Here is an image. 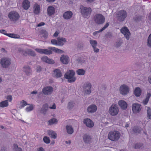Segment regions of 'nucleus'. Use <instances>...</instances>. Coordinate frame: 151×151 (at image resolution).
Here are the masks:
<instances>
[{
    "mask_svg": "<svg viewBox=\"0 0 151 151\" xmlns=\"http://www.w3.org/2000/svg\"><path fill=\"white\" fill-rule=\"evenodd\" d=\"M55 0H46L48 2H54Z\"/></svg>",
    "mask_w": 151,
    "mask_h": 151,
    "instance_id": "nucleus-63",
    "label": "nucleus"
},
{
    "mask_svg": "<svg viewBox=\"0 0 151 151\" xmlns=\"http://www.w3.org/2000/svg\"><path fill=\"white\" fill-rule=\"evenodd\" d=\"M130 91V88L127 85L123 84L121 85L119 87V93L122 96H126L127 95Z\"/></svg>",
    "mask_w": 151,
    "mask_h": 151,
    "instance_id": "nucleus-3",
    "label": "nucleus"
},
{
    "mask_svg": "<svg viewBox=\"0 0 151 151\" xmlns=\"http://www.w3.org/2000/svg\"><path fill=\"white\" fill-rule=\"evenodd\" d=\"M94 20L95 23L98 24H102L105 22V18L101 14H96L94 17Z\"/></svg>",
    "mask_w": 151,
    "mask_h": 151,
    "instance_id": "nucleus-8",
    "label": "nucleus"
},
{
    "mask_svg": "<svg viewBox=\"0 0 151 151\" xmlns=\"http://www.w3.org/2000/svg\"><path fill=\"white\" fill-rule=\"evenodd\" d=\"M58 122V120L57 119L55 118H53L49 120L47 123L49 125H51L56 124Z\"/></svg>",
    "mask_w": 151,
    "mask_h": 151,
    "instance_id": "nucleus-32",
    "label": "nucleus"
},
{
    "mask_svg": "<svg viewBox=\"0 0 151 151\" xmlns=\"http://www.w3.org/2000/svg\"><path fill=\"white\" fill-rule=\"evenodd\" d=\"M109 25V23H106L104 25V27L101 29L99 30V32H101L102 31L106 29Z\"/></svg>",
    "mask_w": 151,
    "mask_h": 151,
    "instance_id": "nucleus-50",
    "label": "nucleus"
},
{
    "mask_svg": "<svg viewBox=\"0 0 151 151\" xmlns=\"http://www.w3.org/2000/svg\"><path fill=\"white\" fill-rule=\"evenodd\" d=\"M99 32V31H96V32H94L93 33V34L94 35H96V34L98 33H99V32Z\"/></svg>",
    "mask_w": 151,
    "mask_h": 151,
    "instance_id": "nucleus-64",
    "label": "nucleus"
},
{
    "mask_svg": "<svg viewBox=\"0 0 151 151\" xmlns=\"http://www.w3.org/2000/svg\"><path fill=\"white\" fill-rule=\"evenodd\" d=\"M6 35L11 38H18L17 37H16L17 35H16L13 34H6Z\"/></svg>",
    "mask_w": 151,
    "mask_h": 151,
    "instance_id": "nucleus-51",
    "label": "nucleus"
},
{
    "mask_svg": "<svg viewBox=\"0 0 151 151\" xmlns=\"http://www.w3.org/2000/svg\"><path fill=\"white\" fill-rule=\"evenodd\" d=\"M18 51L21 54L25 55L27 54L32 56H34L36 55V53L34 52L29 49L25 51L23 50L22 48H20L18 49Z\"/></svg>",
    "mask_w": 151,
    "mask_h": 151,
    "instance_id": "nucleus-11",
    "label": "nucleus"
},
{
    "mask_svg": "<svg viewBox=\"0 0 151 151\" xmlns=\"http://www.w3.org/2000/svg\"><path fill=\"white\" fill-rule=\"evenodd\" d=\"M81 13L84 18H87L89 16L91 11V9L90 8H87L81 6L80 7Z\"/></svg>",
    "mask_w": 151,
    "mask_h": 151,
    "instance_id": "nucleus-6",
    "label": "nucleus"
},
{
    "mask_svg": "<svg viewBox=\"0 0 151 151\" xmlns=\"http://www.w3.org/2000/svg\"><path fill=\"white\" fill-rule=\"evenodd\" d=\"M45 23L44 22H41L40 23H39L37 26V27H41L42 26H44L45 25Z\"/></svg>",
    "mask_w": 151,
    "mask_h": 151,
    "instance_id": "nucleus-57",
    "label": "nucleus"
},
{
    "mask_svg": "<svg viewBox=\"0 0 151 151\" xmlns=\"http://www.w3.org/2000/svg\"><path fill=\"white\" fill-rule=\"evenodd\" d=\"M43 141L44 142L47 144H48L50 143V140L49 139V138L45 136L43 138Z\"/></svg>",
    "mask_w": 151,
    "mask_h": 151,
    "instance_id": "nucleus-45",
    "label": "nucleus"
},
{
    "mask_svg": "<svg viewBox=\"0 0 151 151\" xmlns=\"http://www.w3.org/2000/svg\"><path fill=\"white\" fill-rule=\"evenodd\" d=\"M127 16V14L126 12L123 10L120 11L118 14V19L121 21L124 20Z\"/></svg>",
    "mask_w": 151,
    "mask_h": 151,
    "instance_id": "nucleus-15",
    "label": "nucleus"
},
{
    "mask_svg": "<svg viewBox=\"0 0 151 151\" xmlns=\"http://www.w3.org/2000/svg\"><path fill=\"white\" fill-rule=\"evenodd\" d=\"M119 112V107L116 104H113L109 108L108 112L112 116L117 115Z\"/></svg>",
    "mask_w": 151,
    "mask_h": 151,
    "instance_id": "nucleus-2",
    "label": "nucleus"
},
{
    "mask_svg": "<svg viewBox=\"0 0 151 151\" xmlns=\"http://www.w3.org/2000/svg\"><path fill=\"white\" fill-rule=\"evenodd\" d=\"M132 111L134 114L139 113L142 109L141 105L138 103L133 104L132 105Z\"/></svg>",
    "mask_w": 151,
    "mask_h": 151,
    "instance_id": "nucleus-9",
    "label": "nucleus"
},
{
    "mask_svg": "<svg viewBox=\"0 0 151 151\" xmlns=\"http://www.w3.org/2000/svg\"><path fill=\"white\" fill-rule=\"evenodd\" d=\"M51 43L52 44L58 46V40L54 39H52L51 40Z\"/></svg>",
    "mask_w": 151,
    "mask_h": 151,
    "instance_id": "nucleus-48",
    "label": "nucleus"
},
{
    "mask_svg": "<svg viewBox=\"0 0 151 151\" xmlns=\"http://www.w3.org/2000/svg\"><path fill=\"white\" fill-rule=\"evenodd\" d=\"M27 105V103L26 101L22 100L20 102L19 104V106L20 109H22Z\"/></svg>",
    "mask_w": 151,
    "mask_h": 151,
    "instance_id": "nucleus-36",
    "label": "nucleus"
},
{
    "mask_svg": "<svg viewBox=\"0 0 151 151\" xmlns=\"http://www.w3.org/2000/svg\"><path fill=\"white\" fill-rule=\"evenodd\" d=\"M53 91V88L50 86L45 87L42 89L43 93L45 95H49L51 94Z\"/></svg>",
    "mask_w": 151,
    "mask_h": 151,
    "instance_id": "nucleus-14",
    "label": "nucleus"
},
{
    "mask_svg": "<svg viewBox=\"0 0 151 151\" xmlns=\"http://www.w3.org/2000/svg\"><path fill=\"white\" fill-rule=\"evenodd\" d=\"M60 61L63 64L67 65L70 61L68 56L66 55L63 54L60 57Z\"/></svg>",
    "mask_w": 151,
    "mask_h": 151,
    "instance_id": "nucleus-12",
    "label": "nucleus"
},
{
    "mask_svg": "<svg viewBox=\"0 0 151 151\" xmlns=\"http://www.w3.org/2000/svg\"><path fill=\"white\" fill-rule=\"evenodd\" d=\"M97 108V107L95 105L92 104L88 107L87 111L88 113H93L96 111Z\"/></svg>",
    "mask_w": 151,
    "mask_h": 151,
    "instance_id": "nucleus-20",
    "label": "nucleus"
},
{
    "mask_svg": "<svg viewBox=\"0 0 151 151\" xmlns=\"http://www.w3.org/2000/svg\"><path fill=\"white\" fill-rule=\"evenodd\" d=\"M133 131L134 133H139L141 131V129L138 127L135 126L133 127Z\"/></svg>",
    "mask_w": 151,
    "mask_h": 151,
    "instance_id": "nucleus-42",
    "label": "nucleus"
},
{
    "mask_svg": "<svg viewBox=\"0 0 151 151\" xmlns=\"http://www.w3.org/2000/svg\"><path fill=\"white\" fill-rule=\"evenodd\" d=\"M147 111V117L149 119H151V108L149 107H146Z\"/></svg>",
    "mask_w": 151,
    "mask_h": 151,
    "instance_id": "nucleus-40",
    "label": "nucleus"
},
{
    "mask_svg": "<svg viewBox=\"0 0 151 151\" xmlns=\"http://www.w3.org/2000/svg\"><path fill=\"white\" fill-rule=\"evenodd\" d=\"M49 50H51L52 52L53 51V52L58 53H63L64 51L63 50L58 49L54 47H48Z\"/></svg>",
    "mask_w": 151,
    "mask_h": 151,
    "instance_id": "nucleus-25",
    "label": "nucleus"
},
{
    "mask_svg": "<svg viewBox=\"0 0 151 151\" xmlns=\"http://www.w3.org/2000/svg\"><path fill=\"white\" fill-rule=\"evenodd\" d=\"M42 36L45 38H47L48 36V33L45 30H42L41 32Z\"/></svg>",
    "mask_w": 151,
    "mask_h": 151,
    "instance_id": "nucleus-49",
    "label": "nucleus"
},
{
    "mask_svg": "<svg viewBox=\"0 0 151 151\" xmlns=\"http://www.w3.org/2000/svg\"><path fill=\"white\" fill-rule=\"evenodd\" d=\"M33 9L34 13L36 14H40L41 11L40 6L37 3H35L34 4Z\"/></svg>",
    "mask_w": 151,
    "mask_h": 151,
    "instance_id": "nucleus-21",
    "label": "nucleus"
},
{
    "mask_svg": "<svg viewBox=\"0 0 151 151\" xmlns=\"http://www.w3.org/2000/svg\"><path fill=\"white\" fill-rule=\"evenodd\" d=\"M41 70V68L39 66H37L36 68V70L37 72H39Z\"/></svg>",
    "mask_w": 151,
    "mask_h": 151,
    "instance_id": "nucleus-56",
    "label": "nucleus"
},
{
    "mask_svg": "<svg viewBox=\"0 0 151 151\" xmlns=\"http://www.w3.org/2000/svg\"><path fill=\"white\" fill-rule=\"evenodd\" d=\"M53 76L56 78L60 77L62 76L61 71L58 69H55L53 71Z\"/></svg>",
    "mask_w": 151,
    "mask_h": 151,
    "instance_id": "nucleus-28",
    "label": "nucleus"
},
{
    "mask_svg": "<svg viewBox=\"0 0 151 151\" xmlns=\"http://www.w3.org/2000/svg\"><path fill=\"white\" fill-rule=\"evenodd\" d=\"M95 1V0H86V1L88 3H91Z\"/></svg>",
    "mask_w": 151,
    "mask_h": 151,
    "instance_id": "nucleus-58",
    "label": "nucleus"
},
{
    "mask_svg": "<svg viewBox=\"0 0 151 151\" xmlns=\"http://www.w3.org/2000/svg\"><path fill=\"white\" fill-rule=\"evenodd\" d=\"M120 134L118 131H114L110 132L108 134V138L112 141L118 140L119 138Z\"/></svg>",
    "mask_w": 151,
    "mask_h": 151,
    "instance_id": "nucleus-5",
    "label": "nucleus"
},
{
    "mask_svg": "<svg viewBox=\"0 0 151 151\" xmlns=\"http://www.w3.org/2000/svg\"><path fill=\"white\" fill-rule=\"evenodd\" d=\"M148 19L151 21V13L149 14L147 17Z\"/></svg>",
    "mask_w": 151,
    "mask_h": 151,
    "instance_id": "nucleus-62",
    "label": "nucleus"
},
{
    "mask_svg": "<svg viewBox=\"0 0 151 151\" xmlns=\"http://www.w3.org/2000/svg\"><path fill=\"white\" fill-rule=\"evenodd\" d=\"M75 73L73 70H69L68 71L65 73V78L67 79L69 82L70 83L74 82L76 80L75 76Z\"/></svg>",
    "mask_w": 151,
    "mask_h": 151,
    "instance_id": "nucleus-1",
    "label": "nucleus"
},
{
    "mask_svg": "<svg viewBox=\"0 0 151 151\" xmlns=\"http://www.w3.org/2000/svg\"><path fill=\"white\" fill-rule=\"evenodd\" d=\"M142 91L140 88L139 87L135 88L133 91V93L136 97L140 96L142 94Z\"/></svg>",
    "mask_w": 151,
    "mask_h": 151,
    "instance_id": "nucleus-23",
    "label": "nucleus"
},
{
    "mask_svg": "<svg viewBox=\"0 0 151 151\" xmlns=\"http://www.w3.org/2000/svg\"><path fill=\"white\" fill-rule=\"evenodd\" d=\"M67 133L70 134H72L73 132V129L72 126L68 125L66 127Z\"/></svg>",
    "mask_w": 151,
    "mask_h": 151,
    "instance_id": "nucleus-31",
    "label": "nucleus"
},
{
    "mask_svg": "<svg viewBox=\"0 0 151 151\" xmlns=\"http://www.w3.org/2000/svg\"><path fill=\"white\" fill-rule=\"evenodd\" d=\"M49 108L51 109H55L56 108V105L55 104H54L52 106H50Z\"/></svg>",
    "mask_w": 151,
    "mask_h": 151,
    "instance_id": "nucleus-54",
    "label": "nucleus"
},
{
    "mask_svg": "<svg viewBox=\"0 0 151 151\" xmlns=\"http://www.w3.org/2000/svg\"><path fill=\"white\" fill-rule=\"evenodd\" d=\"M48 58L46 56H44L41 58V60L43 62L47 63Z\"/></svg>",
    "mask_w": 151,
    "mask_h": 151,
    "instance_id": "nucleus-52",
    "label": "nucleus"
},
{
    "mask_svg": "<svg viewBox=\"0 0 151 151\" xmlns=\"http://www.w3.org/2000/svg\"><path fill=\"white\" fill-rule=\"evenodd\" d=\"M59 34V33L57 31L55 32L53 35L54 37H57L58 36Z\"/></svg>",
    "mask_w": 151,
    "mask_h": 151,
    "instance_id": "nucleus-60",
    "label": "nucleus"
},
{
    "mask_svg": "<svg viewBox=\"0 0 151 151\" xmlns=\"http://www.w3.org/2000/svg\"><path fill=\"white\" fill-rule=\"evenodd\" d=\"M22 7L24 9L27 10L30 6V3L28 0H24L22 3Z\"/></svg>",
    "mask_w": 151,
    "mask_h": 151,
    "instance_id": "nucleus-24",
    "label": "nucleus"
},
{
    "mask_svg": "<svg viewBox=\"0 0 151 151\" xmlns=\"http://www.w3.org/2000/svg\"><path fill=\"white\" fill-rule=\"evenodd\" d=\"M47 63L50 64H53L55 63V61L54 60L52 59L48 58Z\"/></svg>",
    "mask_w": 151,
    "mask_h": 151,
    "instance_id": "nucleus-47",
    "label": "nucleus"
},
{
    "mask_svg": "<svg viewBox=\"0 0 151 151\" xmlns=\"http://www.w3.org/2000/svg\"><path fill=\"white\" fill-rule=\"evenodd\" d=\"M83 123L87 127H92L94 126L93 122L89 119H84Z\"/></svg>",
    "mask_w": 151,
    "mask_h": 151,
    "instance_id": "nucleus-22",
    "label": "nucleus"
},
{
    "mask_svg": "<svg viewBox=\"0 0 151 151\" xmlns=\"http://www.w3.org/2000/svg\"><path fill=\"white\" fill-rule=\"evenodd\" d=\"M73 15V13L70 11H68L65 12L63 14V18L66 19H70Z\"/></svg>",
    "mask_w": 151,
    "mask_h": 151,
    "instance_id": "nucleus-26",
    "label": "nucleus"
},
{
    "mask_svg": "<svg viewBox=\"0 0 151 151\" xmlns=\"http://www.w3.org/2000/svg\"><path fill=\"white\" fill-rule=\"evenodd\" d=\"M37 151H44L42 147H40L37 149Z\"/></svg>",
    "mask_w": 151,
    "mask_h": 151,
    "instance_id": "nucleus-61",
    "label": "nucleus"
},
{
    "mask_svg": "<svg viewBox=\"0 0 151 151\" xmlns=\"http://www.w3.org/2000/svg\"><path fill=\"white\" fill-rule=\"evenodd\" d=\"M118 104L120 108L123 110H125L127 109L128 104L126 101L124 100H119L118 102Z\"/></svg>",
    "mask_w": 151,
    "mask_h": 151,
    "instance_id": "nucleus-17",
    "label": "nucleus"
},
{
    "mask_svg": "<svg viewBox=\"0 0 151 151\" xmlns=\"http://www.w3.org/2000/svg\"><path fill=\"white\" fill-rule=\"evenodd\" d=\"M91 83L87 82L84 83L83 87V92L84 94L89 95L91 92Z\"/></svg>",
    "mask_w": 151,
    "mask_h": 151,
    "instance_id": "nucleus-4",
    "label": "nucleus"
},
{
    "mask_svg": "<svg viewBox=\"0 0 151 151\" xmlns=\"http://www.w3.org/2000/svg\"><path fill=\"white\" fill-rule=\"evenodd\" d=\"M23 71L27 76H30L32 74V70L28 66H24L23 67Z\"/></svg>",
    "mask_w": 151,
    "mask_h": 151,
    "instance_id": "nucleus-27",
    "label": "nucleus"
},
{
    "mask_svg": "<svg viewBox=\"0 0 151 151\" xmlns=\"http://www.w3.org/2000/svg\"><path fill=\"white\" fill-rule=\"evenodd\" d=\"M148 81L149 83L151 84V75L148 76Z\"/></svg>",
    "mask_w": 151,
    "mask_h": 151,
    "instance_id": "nucleus-59",
    "label": "nucleus"
},
{
    "mask_svg": "<svg viewBox=\"0 0 151 151\" xmlns=\"http://www.w3.org/2000/svg\"><path fill=\"white\" fill-rule=\"evenodd\" d=\"M0 33L3 34L4 35H6L7 33H6V31L4 29H1L0 30Z\"/></svg>",
    "mask_w": 151,
    "mask_h": 151,
    "instance_id": "nucleus-55",
    "label": "nucleus"
},
{
    "mask_svg": "<svg viewBox=\"0 0 151 151\" xmlns=\"http://www.w3.org/2000/svg\"><path fill=\"white\" fill-rule=\"evenodd\" d=\"M147 45L148 47H151V34L149 35L148 38Z\"/></svg>",
    "mask_w": 151,
    "mask_h": 151,
    "instance_id": "nucleus-43",
    "label": "nucleus"
},
{
    "mask_svg": "<svg viewBox=\"0 0 151 151\" xmlns=\"http://www.w3.org/2000/svg\"><path fill=\"white\" fill-rule=\"evenodd\" d=\"M78 63L81 65H83L86 63L85 61L84 60L81 59L80 58H78Z\"/></svg>",
    "mask_w": 151,
    "mask_h": 151,
    "instance_id": "nucleus-46",
    "label": "nucleus"
},
{
    "mask_svg": "<svg viewBox=\"0 0 151 151\" xmlns=\"http://www.w3.org/2000/svg\"><path fill=\"white\" fill-rule=\"evenodd\" d=\"M121 32L124 35V36L127 40L129 39L131 34L127 27H124L122 28L121 29Z\"/></svg>",
    "mask_w": 151,
    "mask_h": 151,
    "instance_id": "nucleus-13",
    "label": "nucleus"
},
{
    "mask_svg": "<svg viewBox=\"0 0 151 151\" xmlns=\"http://www.w3.org/2000/svg\"><path fill=\"white\" fill-rule=\"evenodd\" d=\"M25 109V111L27 112H29L32 111L34 109V106L32 104H29Z\"/></svg>",
    "mask_w": 151,
    "mask_h": 151,
    "instance_id": "nucleus-34",
    "label": "nucleus"
},
{
    "mask_svg": "<svg viewBox=\"0 0 151 151\" xmlns=\"http://www.w3.org/2000/svg\"><path fill=\"white\" fill-rule=\"evenodd\" d=\"M151 96V94L150 93H147L146 98L144 99L142 101V103L143 104L145 105H146L147 104Z\"/></svg>",
    "mask_w": 151,
    "mask_h": 151,
    "instance_id": "nucleus-33",
    "label": "nucleus"
},
{
    "mask_svg": "<svg viewBox=\"0 0 151 151\" xmlns=\"http://www.w3.org/2000/svg\"><path fill=\"white\" fill-rule=\"evenodd\" d=\"M47 134L51 136L52 138L55 139L57 136L56 133L52 130H48L47 132Z\"/></svg>",
    "mask_w": 151,
    "mask_h": 151,
    "instance_id": "nucleus-30",
    "label": "nucleus"
},
{
    "mask_svg": "<svg viewBox=\"0 0 151 151\" xmlns=\"http://www.w3.org/2000/svg\"><path fill=\"white\" fill-rule=\"evenodd\" d=\"M12 148L13 150V151H22V149L18 147L17 145L14 144L13 145Z\"/></svg>",
    "mask_w": 151,
    "mask_h": 151,
    "instance_id": "nucleus-37",
    "label": "nucleus"
},
{
    "mask_svg": "<svg viewBox=\"0 0 151 151\" xmlns=\"http://www.w3.org/2000/svg\"><path fill=\"white\" fill-rule=\"evenodd\" d=\"M74 106V103L73 102H70L68 104V108L70 109L73 107Z\"/></svg>",
    "mask_w": 151,
    "mask_h": 151,
    "instance_id": "nucleus-53",
    "label": "nucleus"
},
{
    "mask_svg": "<svg viewBox=\"0 0 151 151\" xmlns=\"http://www.w3.org/2000/svg\"><path fill=\"white\" fill-rule=\"evenodd\" d=\"M58 46H62L66 42V39L63 37H59L57 38Z\"/></svg>",
    "mask_w": 151,
    "mask_h": 151,
    "instance_id": "nucleus-29",
    "label": "nucleus"
},
{
    "mask_svg": "<svg viewBox=\"0 0 151 151\" xmlns=\"http://www.w3.org/2000/svg\"><path fill=\"white\" fill-rule=\"evenodd\" d=\"M76 72L77 75L79 76L84 75L86 73L85 70L82 69H80L77 70Z\"/></svg>",
    "mask_w": 151,
    "mask_h": 151,
    "instance_id": "nucleus-35",
    "label": "nucleus"
},
{
    "mask_svg": "<svg viewBox=\"0 0 151 151\" xmlns=\"http://www.w3.org/2000/svg\"><path fill=\"white\" fill-rule=\"evenodd\" d=\"M35 50L37 52L41 54L50 55L52 53V52L51 50H49L47 49L36 48Z\"/></svg>",
    "mask_w": 151,
    "mask_h": 151,
    "instance_id": "nucleus-18",
    "label": "nucleus"
},
{
    "mask_svg": "<svg viewBox=\"0 0 151 151\" xmlns=\"http://www.w3.org/2000/svg\"><path fill=\"white\" fill-rule=\"evenodd\" d=\"M55 12V7L52 6H49L47 9V13L48 16H51L54 15Z\"/></svg>",
    "mask_w": 151,
    "mask_h": 151,
    "instance_id": "nucleus-16",
    "label": "nucleus"
},
{
    "mask_svg": "<svg viewBox=\"0 0 151 151\" xmlns=\"http://www.w3.org/2000/svg\"><path fill=\"white\" fill-rule=\"evenodd\" d=\"M1 63L3 68H7L11 64V60L8 58H3L1 60Z\"/></svg>",
    "mask_w": 151,
    "mask_h": 151,
    "instance_id": "nucleus-10",
    "label": "nucleus"
},
{
    "mask_svg": "<svg viewBox=\"0 0 151 151\" xmlns=\"http://www.w3.org/2000/svg\"><path fill=\"white\" fill-rule=\"evenodd\" d=\"M47 110V107L46 106V105H44L41 109V112L43 114H45Z\"/></svg>",
    "mask_w": 151,
    "mask_h": 151,
    "instance_id": "nucleus-44",
    "label": "nucleus"
},
{
    "mask_svg": "<svg viewBox=\"0 0 151 151\" xmlns=\"http://www.w3.org/2000/svg\"><path fill=\"white\" fill-rule=\"evenodd\" d=\"M83 139L85 142L87 143L89 142L90 141L91 139V137L85 134L83 136Z\"/></svg>",
    "mask_w": 151,
    "mask_h": 151,
    "instance_id": "nucleus-39",
    "label": "nucleus"
},
{
    "mask_svg": "<svg viewBox=\"0 0 151 151\" xmlns=\"http://www.w3.org/2000/svg\"><path fill=\"white\" fill-rule=\"evenodd\" d=\"M90 43L94 51L96 52H99V49L96 48V47L97 44V42L96 40H91L90 41Z\"/></svg>",
    "mask_w": 151,
    "mask_h": 151,
    "instance_id": "nucleus-19",
    "label": "nucleus"
},
{
    "mask_svg": "<svg viewBox=\"0 0 151 151\" xmlns=\"http://www.w3.org/2000/svg\"><path fill=\"white\" fill-rule=\"evenodd\" d=\"M9 106V103L5 100L0 102V107L4 108Z\"/></svg>",
    "mask_w": 151,
    "mask_h": 151,
    "instance_id": "nucleus-38",
    "label": "nucleus"
},
{
    "mask_svg": "<svg viewBox=\"0 0 151 151\" xmlns=\"http://www.w3.org/2000/svg\"><path fill=\"white\" fill-rule=\"evenodd\" d=\"M19 13L15 11H12L10 12L8 14V17L10 20L13 22L18 20L19 18Z\"/></svg>",
    "mask_w": 151,
    "mask_h": 151,
    "instance_id": "nucleus-7",
    "label": "nucleus"
},
{
    "mask_svg": "<svg viewBox=\"0 0 151 151\" xmlns=\"http://www.w3.org/2000/svg\"><path fill=\"white\" fill-rule=\"evenodd\" d=\"M5 98L6 99L5 100L6 101L8 102H11L13 99L12 96L11 95H8L6 96Z\"/></svg>",
    "mask_w": 151,
    "mask_h": 151,
    "instance_id": "nucleus-41",
    "label": "nucleus"
}]
</instances>
